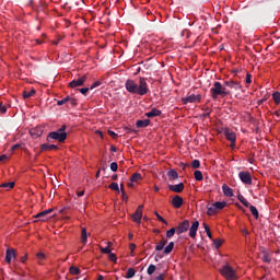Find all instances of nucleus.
<instances>
[{"label": "nucleus", "instance_id": "46", "mask_svg": "<svg viewBox=\"0 0 280 280\" xmlns=\"http://www.w3.org/2000/svg\"><path fill=\"white\" fill-rule=\"evenodd\" d=\"M110 170L112 172H117V170H119V165L117 164V162H113L110 164Z\"/></svg>", "mask_w": 280, "mask_h": 280}, {"label": "nucleus", "instance_id": "32", "mask_svg": "<svg viewBox=\"0 0 280 280\" xmlns=\"http://www.w3.org/2000/svg\"><path fill=\"white\" fill-rule=\"evenodd\" d=\"M137 180H141V173H133L130 177V183H137Z\"/></svg>", "mask_w": 280, "mask_h": 280}, {"label": "nucleus", "instance_id": "16", "mask_svg": "<svg viewBox=\"0 0 280 280\" xmlns=\"http://www.w3.org/2000/svg\"><path fill=\"white\" fill-rule=\"evenodd\" d=\"M43 127H35L30 130V135L31 137H33V139H38V137H43Z\"/></svg>", "mask_w": 280, "mask_h": 280}, {"label": "nucleus", "instance_id": "26", "mask_svg": "<svg viewBox=\"0 0 280 280\" xmlns=\"http://www.w3.org/2000/svg\"><path fill=\"white\" fill-rule=\"evenodd\" d=\"M261 259L264 264H270V261H272V257H270V254H268V252H262Z\"/></svg>", "mask_w": 280, "mask_h": 280}, {"label": "nucleus", "instance_id": "30", "mask_svg": "<svg viewBox=\"0 0 280 280\" xmlns=\"http://www.w3.org/2000/svg\"><path fill=\"white\" fill-rule=\"evenodd\" d=\"M249 210H250V213L254 215V218L257 220L259 218V211L257 210V208L255 206H250L249 205Z\"/></svg>", "mask_w": 280, "mask_h": 280}, {"label": "nucleus", "instance_id": "4", "mask_svg": "<svg viewBox=\"0 0 280 280\" xmlns=\"http://www.w3.org/2000/svg\"><path fill=\"white\" fill-rule=\"evenodd\" d=\"M220 273L222 275V277H224V279H228V280L237 279V276L235 275V269H233V267L229 265H224L220 269Z\"/></svg>", "mask_w": 280, "mask_h": 280}, {"label": "nucleus", "instance_id": "49", "mask_svg": "<svg viewBox=\"0 0 280 280\" xmlns=\"http://www.w3.org/2000/svg\"><path fill=\"white\" fill-rule=\"evenodd\" d=\"M154 213H155V215H156V218H158V220H159L160 222H163V224H167V221L164 220V218L161 217V214H159V212H154Z\"/></svg>", "mask_w": 280, "mask_h": 280}, {"label": "nucleus", "instance_id": "39", "mask_svg": "<svg viewBox=\"0 0 280 280\" xmlns=\"http://www.w3.org/2000/svg\"><path fill=\"white\" fill-rule=\"evenodd\" d=\"M68 104H70V106H72V108H73V107L78 106V100L69 96Z\"/></svg>", "mask_w": 280, "mask_h": 280}, {"label": "nucleus", "instance_id": "2", "mask_svg": "<svg viewBox=\"0 0 280 280\" xmlns=\"http://www.w3.org/2000/svg\"><path fill=\"white\" fill-rule=\"evenodd\" d=\"M210 94L212 100H218V97H226L231 95V90L226 89V85H222L220 82H214L210 89Z\"/></svg>", "mask_w": 280, "mask_h": 280}, {"label": "nucleus", "instance_id": "63", "mask_svg": "<svg viewBox=\"0 0 280 280\" xmlns=\"http://www.w3.org/2000/svg\"><path fill=\"white\" fill-rule=\"evenodd\" d=\"M110 151H112V152H117V148H116L115 145H112V147H110Z\"/></svg>", "mask_w": 280, "mask_h": 280}, {"label": "nucleus", "instance_id": "14", "mask_svg": "<svg viewBox=\"0 0 280 280\" xmlns=\"http://www.w3.org/2000/svg\"><path fill=\"white\" fill-rule=\"evenodd\" d=\"M174 209H180L183 207V197L175 195L171 201Z\"/></svg>", "mask_w": 280, "mask_h": 280}, {"label": "nucleus", "instance_id": "57", "mask_svg": "<svg viewBox=\"0 0 280 280\" xmlns=\"http://www.w3.org/2000/svg\"><path fill=\"white\" fill-rule=\"evenodd\" d=\"M3 161H8V155L5 154L0 155V163H3Z\"/></svg>", "mask_w": 280, "mask_h": 280}, {"label": "nucleus", "instance_id": "40", "mask_svg": "<svg viewBox=\"0 0 280 280\" xmlns=\"http://www.w3.org/2000/svg\"><path fill=\"white\" fill-rule=\"evenodd\" d=\"M175 234H176V228H172L171 230H168V231L166 232V237L170 240V238H172V236L175 235Z\"/></svg>", "mask_w": 280, "mask_h": 280}, {"label": "nucleus", "instance_id": "24", "mask_svg": "<svg viewBox=\"0 0 280 280\" xmlns=\"http://www.w3.org/2000/svg\"><path fill=\"white\" fill-rule=\"evenodd\" d=\"M167 176L170 180H176L178 179V172H176V170H171L167 172Z\"/></svg>", "mask_w": 280, "mask_h": 280}, {"label": "nucleus", "instance_id": "23", "mask_svg": "<svg viewBox=\"0 0 280 280\" xmlns=\"http://www.w3.org/2000/svg\"><path fill=\"white\" fill-rule=\"evenodd\" d=\"M52 211H54V209L44 210V211L37 213V214L35 215V218H42V221H45V217H46V215H49V213H51Z\"/></svg>", "mask_w": 280, "mask_h": 280}, {"label": "nucleus", "instance_id": "3", "mask_svg": "<svg viewBox=\"0 0 280 280\" xmlns=\"http://www.w3.org/2000/svg\"><path fill=\"white\" fill-rule=\"evenodd\" d=\"M48 143H54V141H58L59 143H65L67 141V132L60 131H51L47 136Z\"/></svg>", "mask_w": 280, "mask_h": 280}, {"label": "nucleus", "instance_id": "58", "mask_svg": "<svg viewBox=\"0 0 280 280\" xmlns=\"http://www.w3.org/2000/svg\"><path fill=\"white\" fill-rule=\"evenodd\" d=\"M20 261H21L22 264H25V261H27V254L24 255V256H22V257L20 258Z\"/></svg>", "mask_w": 280, "mask_h": 280}, {"label": "nucleus", "instance_id": "20", "mask_svg": "<svg viewBox=\"0 0 280 280\" xmlns=\"http://www.w3.org/2000/svg\"><path fill=\"white\" fill-rule=\"evenodd\" d=\"M40 150L42 152L49 151V150H58V145L44 143L40 145Z\"/></svg>", "mask_w": 280, "mask_h": 280}, {"label": "nucleus", "instance_id": "17", "mask_svg": "<svg viewBox=\"0 0 280 280\" xmlns=\"http://www.w3.org/2000/svg\"><path fill=\"white\" fill-rule=\"evenodd\" d=\"M200 226V222L195 221L190 229H189V237H191L192 240L196 237V233H198V228Z\"/></svg>", "mask_w": 280, "mask_h": 280}, {"label": "nucleus", "instance_id": "18", "mask_svg": "<svg viewBox=\"0 0 280 280\" xmlns=\"http://www.w3.org/2000/svg\"><path fill=\"white\" fill-rule=\"evenodd\" d=\"M144 115H145V117H149V118L161 117L162 112H161V109L153 107L149 113H145Z\"/></svg>", "mask_w": 280, "mask_h": 280}, {"label": "nucleus", "instance_id": "52", "mask_svg": "<svg viewBox=\"0 0 280 280\" xmlns=\"http://www.w3.org/2000/svg\"><path fill=\"white\" fill-rule=\"evenodd\" d=\"M108 135L109 137H112V139H117V137H119L115 131L113 130H108Z\"/></svg>", "mask_w": 280, "mask_h": 280}, {"label": "nucleus", "instance_id": "21", "mask_svg": "<svg viewBox=\"0 0 280 280\" xmlns=\"http://www.w3.org/2000/svg\"><path fill=\"white\" fill-rule=\"evenodd\" d=\"M34 95H36V90L35 89H32L30 91L25 90L22 93V96H23L24 100H27L30 97H34Z\"/></svg>", "mask_w": 280, "mask_h": 280}, {"label": "nucleus", "instance_id": "33", "mask_svg": "<svg viewBox=\"0 0 280 280\" xmlns=\"http://www.w3.org/2000/svg\"><path fill=\"white\" fill-rule=\"evenodd\" d=\"M135 275H137V271L135 270V268H129L127 270L126 279H132V277H135Z\"/></svg>", "mask_w": 280, "mask_h": 280}, {"label": "nucleus", "instance_id": "13", "mask_svg": "<svg viewBox=\"0 0 280 280\" xmlns=\"http://www.w3.org/2000/svg\"><path fill=\"white\" fill-rule=\"evenodd\" d=\"M12 259H16V249L8 248L5 252V261L7 264H12Z\"/></svg>", "mask_w": 280, "mask_h": 280}, {"label": "nucleus", "instance_id": "12", "mask_svg": "<svg viewBox=\"0 0 280 280\" xmlns=\"http://www.w3.org/2000/svg\"><path fill=\"white\" fill-rule=\"evenodd\" d=\"M84 82H86V75H83L77 80H72L70 83H69V86L70 89H75L78 86H83L84 85Z\"/></svg>", "mask_w": 280, "mask_h": 280}, {"label": "nucleus", "instance_id": "11", "mask_svg": "<svg viewBox=\"0 0 280 280\" xmlns=\"http://www.w3.org/2000/svg\"><path fill=\"white\" fill-rule=\"evenodd\" d=\"M187 231H189V220H185L176 228L177 235H183V233H187Z\"/></svg>", "mask_w": 280, "mask_h": 280}, {"label": "nucleus", "instance_id": "5", "mask_svg": "<svg viewBox=\"0 0 280 280\" xmlns=\"http://www.w3.org/2000/svg\"><path fill=\"white\" fill-rule=\"evenodd\" d=\"M226 207V201H217L212 206L208 207V215H215L219 211H222Z\"/></svg>", "mask_w": 280, "mask_h": 280}, {"label": "nucleus", "instance_id": "45", "mask_svg": "<svg viewBox=\"0 0 280 280\" xmlns=\"http://www.w3.org/2000/svg\"><path fill=\"white\" fill-rule=\"evenodd\" d=\"M222 243H223V241L220 238L213 240V244H214L215 248H220V246H222Z\"/></svg>", "mask_w": 280, "mask_h": 280}, {"label": "nucleus", "instance_id": "38", "mask_svg": "<svg viewBox=\"0 0 280 280\" xmlns=\"http://www.w3.org/2000/svg\"><path fill=\"white\" fill-rule=\"evenodd\" d=\"M153 272H156V266L155 265H149L147 269V275L152 276Z\"/></svg>", "mask_w": 280, "mask_h": 280}, {"label": "nucleus", "instance_id": "25", "mask_svg": "<svg viewBox=\"0 0 280 280\" xmlns=\"http://www.w3.org/2000/svg\"><path fill=\"white\" fill-rule=\"evenodd\" d=\"M165 244H167V240L162 238L155 246V250H163L165 248Z\"/></svg>", "mask_w": 280, "mask_h": 280}, {"label": "nucleus", "instance_id": "47", "mask_svg": "<svg viewBox=\"0 0 280 280\" xmlns=\"http://www.w3.org/2000/svg\"><path fill=\"white\" fill-rule=\"evenodd\" d=\"M101 253H103L104 255H109L110 253V247L107 246V247H101Z\"/></svg>", "mask_w": 280, "mask_h": 280}, {"label": "nucleus", "instance_id": "62", "mask_svg": "<svg viewBox=\"0 0 280 280\" xmlns=\"http://www.w3.org/2000/svg\"><path fill=\"white\" fill-rule=\"evenodd\" d=\"M203 229H205L206 232H207V231H211V229H209V226L207 225V223H203Z\"/></svg>", "mask_w": 280, "mask_h": 280}, {"label": "nucleus", "instance_id": "59", "mask_svg": "<svg viewBox=\"0 0 280 280\" xmlns=\"http://www.w3.org/2000/svg\"><path fill=\"white\" fill-rule=\"evenodd\" d=\"M78 198H82L84 196V190H80L77 192Z\"/></svg>", "mask_w": 280, "mask_h": 280}, {"label": "nucleus", "instance_id": "41", "mask_svg": "<svg viewBox=\"0 0 280 280\" xmlns=\"http://www.w3.org/2000/svg\"><path fill=\"white\" fill-rule=\"evenodd\" d=\"M109 189H113V191H117L118 194H119V184H117V183H112L110 185H109Z\"/></svg>", "mask_w": 280, "mask_h": 280}, {"label": "nucleus", "instance_id": "35", "mask_svg": "<svg viewBox=\"0 0 280 280\" xmlns=\"http://www.w3.org/2000/svg\"><path fill=\"white\" fill-rule=\"evenodd\" d=\"M238 200L240 202H242V205H244V207H250V203L248 202V200H246V198H244V196L238 195Z\"/></svg>", "mask_w": 280, "mask_h": 280}, {"label": "nucleus", "instance_id": "6", "mask_svg": "<svg viewBox=\"0 0 280 280\" xmlns=\"http://www.w3.org/2000/svg\"><path fill=\"white\" fill-rule=\"evenodd\" d=\"M223 135L228 141L231 142V148H235V141H237V135L230 128H223Z\"/></svg>", "mask_w": 280, "mask_h": 280}, {"label": "nucleus", "instance_id": "64", "mask_svg": "<svg viewBox=\"0 0 280 280\" xmlns=\"http://www.w3.org/2000/svg\"><path fill=\"white\" fill-rule=\"evenodd\" d=\"M118 176L117 175H113L112 176V180H117Z\"/></svg>", "mask_w": 280, "mask_h": 280}, {"label": "nucleus", "instance_id": "53", "mask_svg": "<svg viewBox=\"0 0 280 280\" xmlns=\"http://www.w3.org/2000/svg\"><path fill=\"white\" fill-rule=\"evenodd\" d=\"M79 91H80V93H82V95H86L89 93L90 89L89 88H82Z\"/></svg>", "mask_w": 280, "mask_h": 280}, {"label": "nucleus", "instance_id": "31", "mask_svg": "<svg viewBox=\"0 0 280 280\" xmlns=\"http://www.w3.org/2000/svg\"><path fill=\"white\" fill-rule=\"evenodd\" d=\"M174 250V242L168 243V245L164 248V255H170Z\"/></svg>", "mask_w": 280, "mask_h": 280}, {"label": "nucleus", "instance_id": "28", "mask_svg": "<svg viewBox=\"0 0 280 280\" xmlns=\"http://www.w3.org/2000/svg\"><path fill=\"white\" fill-rule=\"evenodd\" d=\"M36 258H37V264L43 266V261H45V259H46L45 253H43V252L37 253Z\"/></svg>", "mask_w": 280, "mask_h": 280}, {"label": "nucleus", "instance_id": "43", "mask_svg": "<svg viewBox=\"0 0 280 280\" xmlns=\"http://www.w3.org/2000/svg\"><path fill=\"white\" fill-rule=\"evenodd\" d=\"M191 167H192L194 170H198V168L200 167V160H194V161L191 162Z\"/></svg>", "mask_w": 280, "mask_h": 280}, {"label": "nucleus", "instance_id": "10", "mask_svg": "<svg viewBox=\"0 0 280 280\" xmlns=\"http://www.w3.org/2000/svg\"><path fill=\"white\" fill-rule=\"evenodd\" d=\"M224 86L233 89L234 91H242V83L240 81L229 80L224 81Z\"/></svg>", "mask_w": 280, "mask_h": 280}, {"label": "nucleus", "instance_id": "55", "mask_svg": "<svg viewBox=\"0 0 280 280\" xmlns=\"http://www.w3.org/2000/svg\"><path fill=\"white\" fill-rule=\"evenodd\" d=\"M129 248H130V250H131V255L135 253V249L137 248V245H135V243H131L130 245H129Z\"/></svg>", "mask_w": 280, "mask_h": 280}, {"label": "nucleus", "instance_id": "15", "mask_svg": "<svg viewBox=\"0 0 280 280\" xmlns=\"http://www.w3.org/2000/svg\"><path fill=\"white\" fill-rule=\"evenodd\" d=\"M168 189H170V191H174L175 194H183V191L185 189V184L179 183L176 185H168Z\"/></svg>", "mask_w": 280, "mask_h": 280}, {"label": "nucleus", "instance_id": "34", "mask_svg": "<svg viewBox=\"0 0 280 280\" xmlns=\"http://www.w3.org/2000/svg\"><path fill=\"white\" fill-rule=\"evenodd\" d=\"M69 272H70V275H80V268H78V267H75V266H71L70 268H69Z\"/></svg>", "mask_w": 280, "mask_h": 280}, {"label": "nucleus", "instance_id": "50", "mask_svg": "<svg viewBox=\"0 0 280 280\" xmlns=\"http://www.w3.org/2000/svg\"><path fill=\"white\" fill-rule=\"evenodd\" d=\"M252 78H253V74H250V73L246 74V79H245L246 84H250V82H253Z\"/></svg>", "mask_w": 280, "mask_h": 280}, {"label": "nucleus", "instance_id": "22", "mask_svg": "<svg viewBox=\"0 0 280 280\" xmlns=\"http://www.w3.org/2000/svg\"><path fill=\"white\" fill-rule=\"evenodd\" d=\"M136 126L137 128H148L150 126V119L137 120Z\"/></svg>", "mask_w": 280, "mask_h": 280}, {"label": "nucleus", "instance_id": "1", "mask_svg": "<svg viewBox=\"0 0 280 280\" xmlns=\"http://www.w3.org/2000/svg\"><path fill=\"white\" fill-rule=\"evenodd\" d=\"M125 89L128 93H132L133 95H148L150 89H148V81L145 78L140 77L139 82H135V80L129 79L125 83Z\"/></svg>", "mask_w": 280, "mask_h": 280}, {"label": "nucleus", "instance_id": "27", "mask_svg": "<svg viewBox=\"0 0 280 280\" xmlns=\"http://www.w3.org/2000/svg\"><path fill=\"white\" fill-rule=\"evenodd\" d=\"M88 240H89V236L86 234V228H83L82 232H81V242H82V244L86 245Z\"/></svg>", "mask_w": 280, "mask_h": 280}, {"label": "nucleus", "instance_id": "51", "mask_svg": "<svg viewBox=\"0 0 280 280\" xmlns=\"http://www.w3.org/2000/svg\"><path fill=\"white\" fill-rule=\"evenodd\" d=\"M108 255L110 261H117V256L115 254L109 252Z\"/></svg>", "mask_w": 280, "mask_h": 280}, {"label": "nucleus", "instance_id": "42", "mask_svg": "<svg viewBox=\"0 0 280 280\" xmlns=\"http://www.w3.org/2000/svg\"><path fill=\"white\" fill-rule=\"evenodd\" d=\"M69 103V96H66L65 98L57 101V106H63V104Z\"/></svg>", "mask_w": 280, "mask_h": 280}, {"label": "nucleus", "instance_id": "44", "mask_svg": "<svg viewBox=\"0 0 280 280\" xmlns=\"http://www.w3.org/2000/svg\"><path fill=\"white\" fill-rule=\"evenodd\" d=\"M5 113H8V107L0 103V115H5Z\"/></svg>", "mask_w": 280, "mask_h": 280}, {"label": "nucleus", "instance_id": "60", "mask_svg": "<svg viewBox=\"0 0 280 280\" xmlns=\"http://www.w3.org/2000/svg\"><path fill=\"white\" fill-rule=\"evenodd\" d=\"M206 233H207V235L210 240H213V235L211 234V230H208Z\"/></svg>", "mask_w": 280, "mask_h": 280}, {"label": "nucleus", "instance_id": "48", "mask_svg": "<svg viewBox=\"0 0 280 280\" xmlns=\"http://www.w3.org/2000/svg\"><path fill=\"white\" fill-rule=\"evenodd\" d=\"M97 86H102V82H101V81L94 82V83L90 86V91H93V89H97Z\"/></svg>", "mask_w": 280, "mask_h": 280}, {"label": "nucleus", "instance_id": "29", "mask_svg": "<svg viewBox=\"0 0 280 280\" xmlns=\"http://www.w3.org/2000/svg\"><path fill=\"white\" fill-rule=\"evenodd\" d=\"M14 185H15L14 182H10V183L0 184V187L2 189L9 190V189H14Z\"/></svg>", "mask_w": 280, "mask_h": 280}, {"label": "nucleus", "instance_id": "9", "mask_svg": "<svg viewBox=\"0 0 280 280\" xmlns=\"http://www.w3.org/2000/svg\"><path fill=\"white\" fill-rule=\"evenodd\" d=\"M133 222L136 224H141V219L143 218V206H139L136 210V212L131 215Z\"/></svg>", "mask_w": 280, "mask_h": 280}, {"label": "nucleus", "instance_id": "37", "mask_svg": "<svg viewBox=\"0 0 280 280\" xmlns=\"http://www.w3.org/2000/svg\"><path fill=\"white\" fill-rule=\"evenodd\" d=\"M194 176L196 180H203L205 178V176H202V172L200 171H195Z\"/></svg>", "mask_w": 280, "mask_h": 280}, {"label": "nucleus", "instance_id": "19", "mask_svg": "<svg viewBox=\"0 0 280 280\" xmlns=\"http://www.w3.org/2000/svg\"><path fill=\"white\" fill-rule=\"evenodd\" d=\"M223 189V194L224 196H226L228 198H233V188L229 187V185L224 184L222 186Z\"/></svg>", "mask_w": 280, "mask_h": 280}, {"label": "nucleus", "instance_id": "8", "mask_svg": "<svg viewBox=\"0 0 280 280\" xmlns=\"http://www.w3.org/2000/svg\"><path fill=\"white\" fill-rule=\"evenodd\" d=\"M200 100H202L200 94H198V95L190 94L187 97L182 98V102H183V104H196V103H200Z\"/></svg>", "mask_w": 280, "mask_h": 280}, {"label": "nucleus", "instance_id": "61", "mask_svg": "<svg viewBox=\"0 0 280 280\" xmlns=\"http://www.w3.org/2000/svg\"><path fill=\"white\" fill-rule=\"evenodd\" d=\"M19 148H21V144H14V145L12 147V150H19Z\"/></svg>", "mask_w": 280, "mask_h": 280}, {"label": "nucleus", "instance_id": "7", "mask_svg": "<svg viewBox=\"0 0 280 280\" xmlns=\"http://www.w3.org/2000/svg\"><path fill=\"white\" fill-rule=\"evenodd\" d=\"M238 177L244 185H253V176L248 171H242L238 173Z\"/></svg>", "mask_w": 280, "mask_h": 280}, {"label": "nucleus", "instance_id": "56", "mask_svg": "<svg viewBox=\"0 0 280 280\" xmlns=\"http://www.w3.org/2000/svg\"><path fill=\"white\" fill-rule=\"evenodd\" d=\"M67 125H62L61 128H59L57 131L58 132H67Z\"/></svg>", "mask_w": 280, "mask_h": 280}, {"label": "nucleus", "instance_id": "36", "mask_svg": "<svg viewBox=\"0 0 280 280\" xmlns=\"http://www.w3.org/2000/svg\"><path fill=\"white\" fill-rule=\"evenodd\" d=\"M272 100L275 104H280V92H273Z\"/></svg>", "mask_w": 280, "mask_h": 280}, {"label": "nucleus", "instance_id": "54", "mask_svg": "<svg viewBox=\"0 0 280 280\" xmlns=\"http://www.w3.org/2000/svg\"><path fill=\"white\" fill-rule=\"evenodd\" d=\"M121 197H122V200H125V202H128V195H126V190H122Z\"/></svg>", "mask_w": 280, "mask_h": 280}]
</instances>
